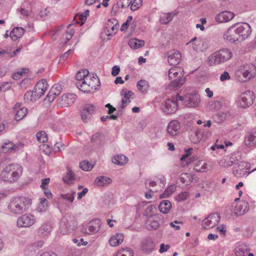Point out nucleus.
<instances>
[{"mask_svg": "<svg viewBox=\"0 0 256 256\" xmlns=\"http://www.w3.org/2000/svg\"><path fill=\"white\" fill-rule=\"evenodd\" d=\"M251 32V27L248 24L236 23L224 33L223 38L226 42L238 44L246 39Z\"/></svg>", "mask_w": 256, "mask_h": 256, "instance_id": "1", "label": "nucleus"}, {"mask_svg": "<svg viewBox=\"0 0 256 256\" xmlns=\"http://www.w3.org/2000/svg\"><path fill=\"white\" fill-rule=\"evenodd\" d=\"M78 88L84 92H94L98 88L100 82L98 77L89 73L88 70L83 69L79 70L76 75Z\"/></svg>", "mask_w": 256, "mask_h": 256, "instance_id": "2", "label": "nucleus"}, {"mask_svg": "<svg viewBox=\"0 0 256 256\" xmlns=\"http://www.w3.org/2000/svg\"><path fill=\"white\" fill-rule=\"evenodd\" d=\"M32 204L31 200L24 196L13 197L8 206L9 212L14 215H20L26 212Z\"/></svg>", "mask_w": 256, "mask_h": 256, "instance_id": "3", "label": "nucleus"}, {"mask_svg": "<svg viewBox=\"0 0 256 256\" xmlns=\"http://www.w3.org/2000/svg\"><path fill=\"white\" fill-rule=\"evenodd\" d=\"M22 174V166L17 164H12L3 169L0 174V178L4 182L12 183L17 181Z\"/></svg>", "mask_w": 256, "mask_h": 256, "instance_id": "4", "label": "nucleus"}, {"mask_svg": "<svg viewBox=\"0 0 256 256\" xmlns=\"http://www.w3.org/2000/svg\"><path fill=\"white\" fill-rule=\"evenodd\" d=\"M236 80L240 82L254 78L256 74V68L254 65L246 64L240 66L235 73Z\"/></svg>", "mask_w": 256, "mask_h": 256, "instance_id": "5", "label": "nucleus"}, {"mask_svg": "<svg viewBox=\"0 0 256 256\" xmlns=\"http://www.w3.org/2000/svg\"><path fill=\"white\" fill-rule=\"evenodd\" d=\"M168 78L170 81V86L174 88H179L185 82L182 70L178 67L171 68L168 71Z\"/></svg>", "mask_w": 256, "mask_h": 256, "instance_id": "6", "label": "nucleus"}, {"mask_svg": "<svg viewBox=\"0 0 256 256\" xmlns=\"http://www.w3.org/2000/svg\"><path fill=\"white\" fill-rule=\"evenodd\" d=\"M232 57L231 50L227 48L220 50L215 52L209 58L210 64H218L224 63L230 60Z\"/></svg>", "mask_w": 256, "mask_h": 256, "instance_id": "7", "label": "nucleus"}, {"mask_svg": "<svg viewBox=\"0 0 256 256\" xmlns=\"http://www.w3.org/2000/svg\"><path fill=\"white\" fill-rule=\"evenodd\" d=\"M254 100V97L252 92L246 90L240 95L238 99L236 101V104L238 108H246L252 105Z\"/></svg>", "mask_w": 256, "mask_h": 256, "instance_id": "8", "label": "nucleus"}, {"mask_svg": "<svg viewBox=\"0 0 256 256\" xmlns=\"http://www.w3.org/2000/svg\"><path fill=\"white\" fill-rule=\"evenodd\" d=\"M118 26V22L116 19L112 18L108 20L106 23L105 29L101 34L102 38L105 39V36H107L106 39H110L116 34Z\"/></svg>", "mask_w": 256, "mask_h": 256, "instance_id": "9", "label": "nucleus"}, {"mask_svg": "<svg viewBox=\"0 0 256 256\" xmlns=\"http://www.w3.org/2000/svg\"><path fill=\"white\" fill-rule=\"evenodd\" d=\"M178 99L182 101L186 106L190 108L197 107L200 102V96L197 94H188L184 96H179Z\"/></svg>", "mask_w": 256, "mask_h": 256, "instance_id": "10", "label": "nucleus"}, {"mask_svg": "<svg viewBox=\"0 0 256 256\" xmlns=\"http://www.w3.org/2000/svg\"><path fill=\"white\" fill-rule=\"evenodd\" d=\"M186 45L192 46L194 50L202 52L208 48L209 42L206 38L194 37L188 42Z\"/></svg>", "mask_w": 256, "mask_h": 256, "instance_id": "11", "label": "nucleus"}, {"mask_svg": "<svg viewBox=\"0 0 256 256\" xmlns=\"http://www.w3.org/2000/svg\"><path fill=\"white\" fill-rule=\"evenodd\" d=\"M220 219L218 213H212L206 218L202 222V226L204 229H210L217 226Z\"/></svg>", "mask_w": 256, "mask_h": 256, "instance_id": "12", "label": "nucleus"}, {"mask_svg": "<svg viewBox=\"0 0 256 256\" xmlns=\"http://www.w3.org/2000/svg\"><path fill=\"white\" fill-rule=\"evenodd\" d=\"M36 222L34 215L30 214H26L20 216L16 222V225L18 228H30Z\"/></svg>", "mask_w": 256, "mask_h": 256, "instance_id": "13", "label": "nucleus"}, {"mask_svg": "<svg viewBox=\"0 0 256 256\" xmlns=\"http://www.w3.org/2000/svg\"><path fill=\"white\" fill-rule=\"evenodd\" d=\"M100 223L96 220H92L88 224L82 226L81 232L86 234H93L100 230Z\"/></svg>", "mask_w": 256, "mask_h": 256, "instance_id": "14", "label": "nucleus"}, {"mask_svg": "<svg viewBox=\"0 0 256 256\" xmlns=\"http://www.w3.org/2000/svg\"><path fill=\"white\" fill-rule=\"evenodd\" d=\"M14 112V118L16 121L22 120L28 114V108L25 107H22L21 103L17 102L13 108Z\"/></svg>", "mask_w": 256, "mask_h": 256, "instance_id": "15", "label": "nucleus"}, {"mask_svg": "<svg viewBox=\"0 0 256 256\" xmlns=\"http://www.w3.org/2000/svg\"><path fill=\"white\" fill-rule=\"evenodd\" d=\"M178 108V105L176 100L168 99L166 100L162 109L166 114H172L177 110Z\"/></svg>", "mask_w": 256, "mask_h": 256, "instance_id": "16", "label": "nucleus"}, {"mask_svg": "<svg viewBox=\"0 0 256 256\" xmlns=\"http://www.w3.org/2000/svg\"><path fill=\"white\" fill-rule=\"evenodd\" d=\"M156 243L152 238L144 240L141 245L142 250L146 253H150L156 249Z\"/></svg>", "mask_w": 256, "mask_h": 256, "instance_id": "17", "label": "nucleus"}, {"mask_svg": "<svg viewBox=\"0 0 256 256\" xmlns=\"http://www.w3.org/2000/svg\"><path fill=\"white\" fill-rule=\"evenodd\" d=\"M234 16V14L232 12L225 10L217 14L215 17V20L219 23L226 22L231 20Z\"/></svg>", "mask_w": 256, "mask_h": 256, "instance_id": "18", "label": "nucleus"}, {"mask_svg": "<svg viewBox=\"0 0 256 256\" xmlns=\"http://www.w3.org/2000/svg\"><path fill=\"white\" fill-rule=\"evenodd\" d=\"M121 95L123 96L120 108L121 109L124 108L134 98V94L132 92L128 90H122L121 92Z\"/></svg>", "mask_w": 256, "mask_h": 256, "instance_id": "19", "label": "nucleus"}, {"mask_svg": "<svg viewBox=\"0 0 256 256\" xmlns=\"http://www.w3.org/2000/svg\"><path fill=\"white\" fill-rule=\"evenodd\" d=\"M76 97V96L74 94H64L61 97L60 104L62 107L70 106L74 102Z\"/></svg>", "mask_w": 256, "mask_h": 256, "instance_id": "20", "label": "nucleus"}, {"mask_svg": "<svg viewBox=\"0 0 256 256\" xmlns=\"http://www.w3.org/2000/svg\"><path fill=\"white\" fill-rule=\"evenodd\" d=\"M124 234L122 233L116 232L111 236L108 240L109 244L112 247H116L124 242Z\"/></svg>", "mask_w": 256, "mask_h": 256, "instance_id": "21", "label": "nucleus"}, {"mask_svg": "<svg viewBox=\"0 0 256 256\" xmlns=\"http://www.w3.org/2000/svg\"><path fill=\"white\" fill-rule=\"evenodd\" d=\"M48 88V84L46 80L44 79L39 80L34 88V92L41 97L44 94Z\"/></svg>", "mask_w": 256, "mask_h": 256, "instance_id": "22", "label": "nucleus"}, {"mask_svg": "<svg viewBox=\"0 0 256 256\" xmlns=\"http://www.w3.org/2000/svg\"><path fill=\"white\" fill-rule=\"evenodd\" d=\"M180 128V124L178 120H172L167 126V132L171 136H176Z\"/></svg>", "mask_w": 256, "mask_h": 256, "instance_id": "23", "label": "nucleus"}, {"mask_svg": "<svg viewBox=\"0 0 256 256\" xmlns=\"http://www.w3.org/2000/svg\"><path fill=\"white\" fill-rule=\"evenodd\" d=\"M181 54L177 50L170 52L168 56V62L170 65L176 66L178 64L181 60Z\"/></svg>", "mask_w": 256, "mask_h": 256, "instance_id": "24", "label": "nucleus"}, {"mask_svg": "<svg viewBox=\"0 0 256 256\" xmlns=\"http://www.w3.org/2000/svg\"><path fill=\"white\" fill-rule=\"evenodd\" d=\"M96 108L92 104L86 105L83 109L82 112V118L85 122L87 119L89 118L91 115L94 113Z\"/></svg>", "mask_w": 256, "mask_h": 256, "instance_id": "25", "label": "nucleus"}, {"mask_svg": "<svg viewBox=\"0 0 256 256\" xmlns=\"http://www.w3.org/2000/svg\"><path fill=\"white\" fill-rule=\"evenodd\" d=\"M248 204L245 201H242L234 206V211L236 214L241 215L248 212Z\"/></svg>", "mask_w": 256, "mask_h": 256, "instance_id": "26", "label": "nucleus"}, {"mask_svg": "<svg viewBox=\"0 0 256 256\" xmlns=\"http://www.w3.org/2000/svg\"><path fill=\"white\" fill-rule=\"evenodd\" d=\"M244 143L248 148L256 147V130L245 137Z\"/></svg>", "mask_w": 256, "mask_h": 256, "instance_id": "27", "label": "nucleus"}, {"mask_svg": "<svg viewBox=\"0 0 256 256\" xmlns=\"http://www.w3.org/2000/svg\"><path fill=\"white\" fill-rule=\"evenodd\" d=\"M40 97L34 92V90L27 91L24 96V99L26 103L30 104L35 102Z\"/></svg>", "mask_w": 256, "mask_h": 256, "instance_id": "28", "label": "nucleus"}, {"mask_svg": "<svg viewBox=\"0 0 256 256\" xmlns=\"http://www.w3.org/2000/svg\"><path fill=\"white\" fill-rule=\"evenodd\" d=\"M24 30L20 27H15L10 32V36L12 40H16L24 34Z\"/></svg>", "mask_w": 256, "mask_h": 256, "instance_id": "29", "label": "nucleus"}, {"mask_svg": "<svg viewBox=\"0 0 256 256\" xmlns=\"http://www.w3.org/2000/svg\"><path fill=\"white\" fill-rule=\"evenodd\" d=\"M52 230V226L48 224H42L38 230V235L44 238L49 235Z\"/></svg>", "mask_w": 256, "mask_h": 256, "instance_id": "30", "label": "nucleus"}, {"mask_svg": "<svg viewBox=\"0 0 256 256\" xmlns=\"http://www.w3.org/2000/svg\"><path fill=\"white\" fill-rule=\"evenodd\" d=\"M76 227V226H73L72 227H70L69 224L64 222H62L60 223L59 230L60 233L63 234H66L70 233L72 230H75Z\"/></svg>", "mask_w": 256, "mask_h": 256, "instance_id": "31", "label": "nucleus"}, {"mask_svg": "<svg viewBox=\"0 0 256 256\" xmlns=\"http://www.w3.org/2000/svg\"><path fill=\"white\" fill-rule=\"evenodd\" d=\"M158 208L162 213L168 214L172 208V204L169 200H162Z\"/></svg>", "mask_w": 256, "mask_h": 256, "instance_id": "32", "label": "nucleus"}, {"mask_svg": "<svg viewBox=\"0 0 256 256\" xmlns=\"http://www.w3.org/2000/svg\"><path fill=\"white\" fill-rule=\"evenodd\" d=\"M129 46L132 49L136 50L144 46L145 42L136 38H132L128 42Z\"/></svg>", "mask_w": 256, "mask_h": 256, "instance_id": "33", "label": "nucleus"}, {"mask_svg": "<svg viewBox=\"0 0 256 256\" xmlns=\"http://www.w3.org/2000/svg\"><path fill=\"white\" fill-rule=\"evenodd\" d=\"M128 158L122 154L115 156L112 160L114 164L120 166L126 164L128 163Z\"/></svg>", "mask_w": 256, "mask_h": 256, "instance_id": "34", "label": "nucleus"}, {"mask_svg": "<svg viewBox=\"0 0 256 256\" xmlns=\"http://www.w3.org/2000/svg\"><path fill=\"white\" fill-rule=\"evenodd\" d=\"M113 256H134V252L130 248H122L118 250Z\"/></svg>", "mask_w": 256, "mask_h": 256, "instance_id": "35", "label": "nucleus"}, {"mask_svg": "<svg viewBox=\"0 0 256 256\" xmlns=\"http://www.w3.org/2000/svg\"><path fill=\"white\" fill-rule=\"evenodd\" d=\"M192 179V175L188 173H182L180 174L179 178L180 182L186 186L190 184Z\"/></svg>", "mask_w": 256, "mask_h": 256, "instance_id": "36", "label": "nucleus"}, {"mask_svg": "<svg viewBox=\"0 0 256 256\" xmlns=\"http://www.w3.org/2000/svg\"><path fill=\"white\" fill-rule=\"evenodd\" d=\"M248 252V250L247 246L243 244L238 245L235 249L236 256H246Z\"/></svg>", "mask_w": 256, "mask_h": 256, "instance_id": "37", "label": "nucleus"}, {"mask_svg": "<svg viewBox=\"0 0 256 256\" xmlns=\"http://www.w3.org/2000/svg\"><path fill=\"white\" fill-rule=\"evenodd\" d=\"M74 34V30L73 28H70V25H69L65 31V34H63L62 38L63 42L66 43L69 41L72 38Z\"/></svg>", "mask_w": 256, "mask_h": 256, "instance_id": "38", "label": "nucleus"}, {"mask_svg": "<svg viewBox=\"0 0 256 256\" xmlns=\"http://www.w3.org/2000/svg\"><path fill=\"white\" fill-rule=\"evenodd\" d=\"M111 182L112 180L110 178L104 176H100L95 180V184L99 186H103L111 183Z\"/></svg>", "mask_w": 256, "mask_h": 256, "instance_id": "39", "label": "nucleus"}, {"mask_svg": "<svg viewBox=\"0 0 256 256\" xmlns=\"http://www.w3.org/2000/svg\"><path fill=\"white\" fill-rule=\"evenodd\" d=\"M64 182L68 184H72L75 180V177L74 173L69 168L68 169L67 172L64 174L62 178Z\"/></svg>", "mask_w": 256, "mask_h": 256, "instance_id": "40", "label": "nucleus"}, {"mask_svg": "<svg viewBox=\"0 0 256 256\" xmlns=\"http://www.w3.org/2000/svg\"><path fill=\"white\" fill-rule=\"evenodd\" d=\"M136 86L138 90L142 93H146L149 88L148 82L143 80L138 81L137 82Z\"/></svg>", "mask_w": 256, "mask_h": 256, "instance_id": "41", "label": "nucleus"}, {"mask_svg": "<svg viewBox=\"0 0 256 256\" xmlns=\"http://www.w3.org/2000/svg\"><path fill=\"white\" fill-rule=\"evenodd\" d=\"M176 190V185L172 184V185L166 188V189L164 190V193L160 195V198H163L168 197L173 192H174Z\"/></svg>", "mask_w": 256, "mask_h": 256, "instance_id": "42", "label": "nucleus"}, {"mask_svg": "<svg viewBox=\"0 0 256 256\" xmlns=\"http://www.w3.org/2000/svg\"><path fill=\"white\" fill-rule=\"evenodd\" d=\"M28 68H22L21 70L14 73L12 76L14 80H18L22 76H25L28 73Z\"/></svg>", "mask_w": 256, "mask_h": 256, "instance_id": "43", "label": "nucleus"}, {"mask_svg": "<svg viewBox=\"0 0 256 256\" xmlns=\"http://www.w3.org/2000/svg\"><path fill=\"white\" fill-rule=\"evenodd\" d=\"M238 166L240 170H242V169L245 170H246L245 172L248 173V174H250L252 173V172L256 170V168H255L252 171L248 172V170H249L250 168V163H249L247 162H244V161L240 162L238 164Z\"/></svg>", "mask_w": 256, "mask_h": 256, "instance_id": "44", "label": "nucleus"}, {"mask_svg": "<svg viewBox=\"0 0 256 256\" xmlns=\"http://www.w3.org/2000/svg\"><path fill=\"white\" fill-rule=\"evenodd\" d=\"M48 201L45 198H40V203L38 206V209L40 212H43L48 209Z\"/></svg>", "mask_w": 256, "mask_h": 256, "instance_id": "45", "label": "nucleus"}, {"mask_svg": "<svg viewBox=\"0 0 256 256\" xmlns=\"http://www.w3.org/2000/svg\"><path fill=\"white\" fill-rule=\"evenodd\" d=\"M17 147L13 142H9L4 143L2 146V152H7L10 150H16Z\"/></svg>", "mask_w": 256, "mask_h": 256, "instance_id": "46", "label": "nucleus"}, {"mask_svg": "<svg viewBox=\"0 0 256 256\" xmlns=\"http://www.w3.org/2000/svg\"><path fill=\"white\" fill-rule=\"evenodd\" d=\"M62 90V86L60 84H54L50 88V94H53L54 96H56L59 95Z\"/></svg>", "mask_w": 256, "mask_h": 256, "instance_id": "47", "label": "nucleus"}, {"mask_svg": "<svg viewBox=\"0 0 256 256\" xmlns=\"http://www.w3.org/2000/svg\"><path fill=\"white\" fill-rule=\"evenodd\" d=\"M37 140L40 142H45L48 140L47 134L44 131H40L36 135Z\"/></svg>", "mask_w": 256, "mask_h": 256, "instance_id": "48", "label": "nucleus"}, {"mask_svg": "<svg viewBox=\"0 0 256 256\" xmlns=\"http://www.w3.org/2000/svg\"><path fill=\"white\" fill-rule=\"evenodd\" d=\"M172 20V16L171 14H163L160 17V22L163 24H167Z\"/></svg>", "mask_w": 256, "mask_h": 256, "instance_id": "49", "label": "nucleus"}, {"mask_svg": "<svg viewBox=\"0 0 256 256\" xmlns=\"http://www.w3.org/2000/svg\"><path fill=\"white\" fill-rule=\"evenodd\" d=\"M80 166V168L85 171L90 170L93 168L92 165L87 161H83L81 162Z\"/></svg>", "mask_w": 256, "mask_h": 256, "instance_id": "50", "label": "nucleus"}, {"mask_svg": "<svg viewBox=\"0 0 256 256\" xmlns=\"http://www.w3.org/2000/svg\"><path fill=\"white\" fill-rule=\"evenodd\" d=\"M142 2V0H134L133 2L131 3L130 9L132 11L137 10L140 7Z\"/></svg>", "mask_w": 256, "mask_h": 256, "instance_id": "51", "label": "nucleus"}, {"mask_svg": "<svg viewBox=\"0 0 256 256\" xmlns=\"http://www.w3.org/2000/svg\"><path fill=\"white\" fill-rule=\"evenodd\" d=\"M154 180L160 186H164L166 184V178L162 175L159 174L157 176Z\"/></svg>", "mask_w": 256, "mask_h": 256, "instance_id": "52", "label": "nucleus"}, {"mask_svg": "<svg viewBox=\"0 0 256 256\" xmlns=\"http://www.w3.org/2000/svg\"><path fill=\"white\" fill-rule=\"evenodd\" d=\"M75 194L76 192H72L66 194H62L61 197L65 200H68L70 202H72L74 200Z\"/></svg>", "mask_w": 256, "mask_h": 256, "instance_id": "53", "label": "nucleus"}, {"mask_svg": "<svg viewBox=\"0 0 256 256\" xmlns=\"http://www.w3.org/2000/svg\"><path fill=\"white\" fill-rule=\"evenodd\" d=\"M146 227L148 230H156L159 227V223L156 220H153L150 224H148Z\"/></svg>", "mask_w": 256, "mask_h": 256, "instance_id": "54", "label": "nucleus"}, {"mask_svg": "<svg viewBox=\"0 0 256 256\" xmlns=\"http://www.w3.org/2000/svg\"><path fill=\"white\" fill-rule=\"evenodd\" d=\"M19 13L23 16L24 18H28L30 16V10L28 9H26L24 7H21L18 10Z\"/></svg>", "mask_w": 256, "mask_h": 256, "instance_id": "55", "label": "nucleus"}, {"mask_svg": "<svg viewBox=\"0 0 256 256\" xmlns=\"http://www.w3.org/2000/svg\"><path fill=\"white\" fill-rule=\"evenodd\" d=\"M216 121L220 123L226 120V114L224 112H220L215 116Z\"/></svg>", "mask_w": 256, "mask_h": 256, "instance_id": "56", "label": "nucleus"}, {"mask_svg": "<svg viewBox=\"0 0 256 256\" xmlns=\"http://www.w3.org/2000/svg\"><path fill=\"white\" fill-rule=\"evenodd\" d=\"M75 18L76 20L77 23L79 24L80 26L84 24L86 20V16H84L82 14H77Z\"/></svg>", "mask_w": 256, "mask_h": 256, "instance_id": "57", "label": "nucleus"}, {"mask_svg": "<svg viewBox=\"0 0 256 256\" xmlns=\"http://www.w3.org/2000/svg\"><path fill=\"white\" fill-rule=\"evenodd\" d=\"M132 16H129L126 21L122 24L120 28L121 31H124L128 28V26H129L130 24L132 22Z\"/></svg>", "mask_w": 256, "mask_h": 256, "instance_id": "58", "label": "nucleus"}, {"mask_svg": "<svg viewBox=\"0 0 256 256\" xmlns=\"http://www.w3.org/2000/svg\"><path fill=\"white\" fill-rule=\"evenodd\" d=\"M216 230L221 236H224L226 232V227L224 224H220L216 227Z\"/></svg>", "mask_w": 256, "mask_h": 256, "instance_id": "59", "label": "nucleus"}, {"mask_svg": "<svg viewBox=\"0 0 256 256\" xmlns=\"http://www.w3.org/2000/svg\"><path fill=\"white\" fill-rule=\"evenodd\" d=\"M194 170L198 172H204L207 170V164L205 162H203L200 168H198V165H194Z\"/></svg>", "mask_w": 256, "mask_h": 256, "instance_id": "60", "label": "nucleus"}, {"mask_svg": "<svg viewBox=\"0 0 256 256\" xmlns=\"http://www.w3.org/2000/svg\"><path fill=\"white\" fill-rule=\"evenodd\" d=\"M230 79V76L229 74V73L226 72L224 71L223 72L220 76V80L221 82H223L226 80H228Z\"/></svg>", "mask_w": 256, "mask_h": 256, "instance_id": "61", "label": "nucleus"}, {"mask_svg": "<svg viewBox=\"0 0 256 256\" xmlns=\"http://www.w3.org/2000/svg\"><path fill=\"white\" fill-rule=\"evenodd\" d=\"M188 192H183L177 196V200L178 201H184L186 200L188 196Z\"/></svg>", "mask_w": 256, "mask_h": 256, "instance_id": "62", "label": "nucleus"}, {"mask_svg": "<svg viewBox=\"0 0 256 256\" xmlns=\"http://www.w3.org/2000/svg\"><path fill=\"white\" fill-rule=\"evenodd\" d=\"M192 150V148H189L185 150L186 154H184L180 158V160L184 162L188 158L191 154Z\"/></svg>", "mask_w": 256, "mask_h": 256, "instance_id": "63", "label": "nucleus"}, {"mask_svg": "<svg viewBox=\"0 0 256 256\" xmlns=\"http://www.w3.org/2000/svg\"><path fill=\"white\" fill-rule=\"evenodd\" d=\"M170 248V246L169 244H161L160 245V248L159 250V252L160 253H163L166 252Z\"/></svg>", "mask_w": 256, "mask_h": 256, "instance_id": "64", "label": "nucleus"}]
</instances>
